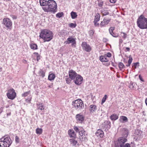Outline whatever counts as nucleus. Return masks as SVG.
<instances>
[{"label": "nucleus", "instance_id": "f257e3e1", "mask_svg": "<svg viewBox=\"0 0 147 147\" xmlns=\"http://www.w3.org/2000/svg\"><path fill=\"white\" fill-rule=\"evenodd\" d=\"M57 4L55 1L48 0L46 6L43 7L42 8L45 12H51L54 13L57 11Z\"/></svg>", "mask_w": 147, "mask_h": 147}, {"label": "nucleus", "instance_id": "f03ea898", "mask_svg": "<svg viewBox=\"0 0 147 147\" xmlns=\"http://www.w3.org/2000/svg\"><path fill=\"white\" fill-rule=\"evenodd\" d=\"M39 36L44 40V42H48L53 39V34L49 30H41Z\"/></svg>", "mask_w": 147, "mask_h": 147}, {"label": "nucleus", "instance_id": "7ed1b4c3", "mask_svg": "<svg viewBox=\"0 0 147 147\" xmlns=\"http://www.w3.org/2000/svg\"><path fill=\"white\" fill-rule=\"evenodd\" d=\"M138 26L141 29H147V18L142 15L138 18L137 21Z\"/></svg>", "mask_w": 147, "mask_h": 147}, {"label": "nucleus", "instance_id": "20e7f679", "mask_svg": "<svg viewBox=\"0 0 147 147\" xmlns=\"http://www.w3.org/2000/svg\"><path fill=\"white\" fill-rule=\"evenodd\" d=\"M12 143L10 137L5 135L0 139V147H9Z\"/></svg>", "mask_w": 147, "mask_h": 147}, {"label": "nucleus", "instance_id": "39448f33", "mask_svg": "<svg viewBox=\"0 0 147 147\" xmlns=\"http://www.w3.org/2000/svg\"><path fill=\"white\" fill-rule=\"evenodd\" d=\"M127 140V139L124 137L119 138L118 140L115 142V147H130L129 144H125Z\"/></svg>", "mask_w": 147, "mask_h": 147}, {"label": "nucleus", "instance_id": "423d86ee", "mask_svg": "<svg viewBox=\"0 0 147 147\" xmlns=\"http://www.w3.org/2000/svg\"><path fill=\"white\" fill-rule=\"evenodd\" d=\"M72 105L74 107L76 110L78 111L84 108V104L83 101L79 99L73 101Z\"/></svg>", "mask_w": 147, "mask_h": 147}, {"label": "nucleus", "instance_id": "0eeeda50", "mask_svg": "<svg viewBox=\"0 0 147 147\" xmlns=\"http://www.w3.org/2000/svg\"><path fill=\"white\" fill-rule=\"evenodd\" d=\"M7 96L9 99L13 100L16 97V94L14 90L13 89H11L8 90V92L7 94Z\"/></svg>", "mask_w": 147, "mask_h": 147}, {"label": "nucleus", "instance_id": "6e6552de", "mask_svg": "<svg viewBox=\"0 0 147 147\" xmlns=\"http://www.w3.org/2000/svg\"><path fill=\"white\" fill-rule=\"evenodd\" d=\"M3 24L6 27L9 28L12 25V22L10 19L8 18L3 19Z\"/></svg>", "mask_w": 147, "mask_h": 147}, {"label": "nucleus", "instance_id": "1a4fd4ad", "mask_svg": "<svg viewBox=\"0 0 147 147\" xmlns=\"http://www.w3.org/2000/svg\"><path fill=\"white\" fill-rule=\"evenodd\" d=\"M82 47L83 49L87 52H90L92 50L90 46L86 42H82Z\"/></svg>", "mask_w": 147, "mask_h": 147}, {"label": "nucleus", "instance_id": "9d476101", "mask_svg": "<svg viewBox=\"0 0 147 147\" xmlns=\"http://www.w3.org/2000/svg\"><path fill=\"white\" fill-rule=\"evenodd\" d=\"M75 78L76 79L74 80V81L76 84L79 85L82 84L83 78L80 75H78Z\"/></svg>", "mask_w": 147, "mask_h": 147}, {"label": "nucleus", "instance_id": "9b49d317", "mask_svg": "<svg viewBox=\"0 0 147 147\" xmlns=\"http://www.w3.org/2000/svg\"><path fill=\"white\" fill-rule=\"evenodd\" d=\"M69 76L70 78L72 80H74L78 74L73 70H70L69 72Z\"/></svg>", "mask_w": 147, "mask_h": 147}, {"label": "nucleus", "instance_id": "f8f14e48", "mask_svg": "<svg viewBox=\"0 0 147 147\" xmlns=\"http://www.w3.org/2000/svg\"><path fill=\"white\" fill-rule=\"evenodd\" d=\"M84 117L81 114H78L76 115V119L78 122L82 123L84 120Z\"/></svg>", "mask_w": 147, "mask_h": 147}, {"label": "nucleus", "instance_id": "ddd939ff", "mask_svg": "<svg viewBox=\"0 0 147 147\" xmlns=\"http://www.w3.org/2000/svg\"><path fill=\"white\" fill-rule=\"evenodd\" d=\"M110 21L109 19H104L101 22L100 26L101 27H105V26L108 24Z\"/></svg>", "mask_w": 147, "mask_h": 147}, {"label": "nucleus", "instance_id": "4468645a", "mask_svg": "<svg viewBox=\"0 0 147 147\" xmlns=\"http://www.w3.org/2000/svg\"><path fill=\"white\" fill-rule=\"evenodd\" d=\"M119 121L121 123H124L128 121L127 117L125 116H121L120 117Z\"/></svg>", "mask_w": 147, "mask_h": 147}, {"label": "nucleus", "instance_id": "2eb2a0df", "mask_svg": "<svg viewBox=\"0 0 147 147\" xmlns=\"http://www.w3.org/2000/svg\"><path fill=\"white\" fill-rule=\"evenodd\" d=\"M96 135L98 137L102 138L104 136V132L103 131L100 129H98L95 133Z\"/></svg>", "mask_w": 147, "mask_h": 147}, {"label": "nucleus", "instance_id": "dca6fc26", "mask_svg": "<svg viewBox=\"0 0 147 147\" xmlns=\"http://www.w3.org/2000/svg\"><path fill=\"white\" fill-rule=\"evenodd\" d=\"M89 110L91 113H94L97 110L96 106L95 105H91L90 106Z\"/></svg>", "mask_w": 147, "mask_h": 147}, {"label": "nucleus", "instance_id": "f3484780", "mask_svg": "<svg viewBox=\"0 0 147 147\" xmlns=\"http://www.w3.org/2000/svg\"><path fill=\"white\" fill-rule=\"evenodd\" d=\"M76 40V38H72L71 36H69L65 41V43L66 44H69L71 42H73Z\"/></svg>", "mask_w": 147, "mask_h": 147}, {"label": "nucleus", "instance_id": "a211bd4d", "mask_svg": "<svg viewBox=\"0 0 147 147\" xmlns=\"http://www.w3.org/2000/svg\"><path fill=\"white\" fill-rule=\"evenodd\" d=\"M68 133L69 135L71 137L75 138L76 137V134L74 131L72 129L69 130L68 131Z\"/></svg>", "mask_w": 147, "mask_h": 147}, {"label": "nucleus", "instance_id": "6ab92c4d", "mask_svg": "<svg viewBox=\"0 0 147 147\" xmlns=\"http://www.w3.org/2000/svg\"><path fill=\"white\" fill-rule=\"evenodd\" d=\"M99 59L101 62H107L109 61V59L108 58L106 57V55L100 56V57Z\"/></svg>", "mask_w": 147, "mask_h": 147}, {"label": "nucleus", "instance_id": "aec40b11", "mask_svg": "<svg viewBox=\"0 0 147 147\" xmlns=\"http://www.w3.org/2000/svg\"><path fill=\"white\" fill-rule=\"evenodd\" d=\"M47 1V0H40V3L41 6H46Z\"/></svg>", "mask_w": 147, "mask_h": 147}, {"label": "nucleus", "instance_id": "412c9836", "mask_svg": "<svg viewBox=\"0 0 147 147\" xmlns=\"http://www.w3.org/2000/svg\"><path fill=\"white\" fill-rule=\"evenodd\" d=\"M79 139L82 142H86L87 141V138L85 134L81 136H80Z\"/></svg>", "mask_w": 147, "mask_h": 147}, {"label": "nucleus", "instance_id": "4be33fe9", "mask_svg": "<svg viewBox=\"0 0 147 147\" xmlns=\"http://www.w3.org/2000/svg\"><path fill=\"white\" fill-rule=\"evenodd\" d=\"M37 108L38 109H40L41 110H43L45 109V106L43 105L42 103H39V104H37Z\"/></svg>", "mask_w": 147, "mask_h": 147}, {"label": "nucleus", "instance_id": "5701e85b", "mask_svg": "<svg viewBox=\"0 0 147 147\" xmlns=\"http://www.w3.org/2000/svg\"><path fill=\"white\" fill-rule=\"evenodd\" d=\"M110 118L111 120L115 121L118 119V116L116 114H113L110 116Z\"/></svg>", "mask_w": 147, "mask_h": 147}, {"label": "nucleus", "instance_id": "b1692460", "mask_svg": "<svg viewBox=\"0 0 147 147\" xmlns=\"http://www.w3.org/2000/svg\"><path fill=\"white\" fill-rule=\"evenodd\" d=\"M55 75L54 74L52 73L49 75L48 76V79L50 81L53 80L55 79Z\"/></svg>", "mask_w": 147, "mask_h": 147}, {"label": "nucleus", "instance_id": "393cba45", "mask_svg": "<svg viewBox=\"0 0 147 147\" xmlns=\"http://www.w3.org/2000/svg\"><path fill=\"white\" fill-rule=\"evenodd\" d=\"M30 46L32 49L35 50L37 49V46L36 44L32 43L30 44Z\"/></svg>", "mask_w": 147, "mask_h": 147}, {"label": "nucleus", "instance_id": "a878e982", "mask_svg": "<svg viewBox=\"0 0 147 147\" xmlns=\"http://www.w3.org/2000/svg\"><path fill=\"white\" fill-rule=\"evenodd\" d=\"M101 11L102 14L104 16H106L109 14L108 11L105 9H102Z\"/></svg>", "mask_w": 147, "mask_h": 147}, {"label": "nucleus", "instance_id": "bb28decb", "mask_svg": "<svg viewBox=\"0 0 147 147\" xmlns=\"http://www.w3.org/2000/svg\"><path fill=\"white\" fill-rule=\"evenodd\" d=\"M100 15L98 13H97L95 17L94 21L95 22H98L100 20Z\"/></svg>", "mask_w": 147, "mask_h": 147}, {"label": "nucleus", "instance_id": "cd10ccee", "mask_svg": "<svg viewBox=\"0 0 147 147\" xmlns=\"http://www.w3.org/2000/svg\"><path fill=\"white\" fill-rule=\"evenodd\" d=\"M123 135L125 137H127L128 135V131L126 128H124L123 129Z\"/></svg>", "mask_w": 147, "mask_h": 147}, {"label": "nucleus", "instance_id": "c85d7f7f", "mask_svg": "<svg viewBox=\"0 0 147 147\" xmlns=\"http://www.w3.org/2000/svg\"><path fill=\"white\" fill-rule=\"evenodd\" d=\"M71 18L73 19L76 18L77 16V13L74 11H72L71 13Z\"/></svg>", "mask_w": 147, "mask_h": 147}, {"label": "nucleus", "instance_id": "c756f323", "mask_svg": "<svg viewBox=\"0 0 147 147\" xmlns=\"http://www.w3.org/2000/svg\"><path fill=\"white\" fill-rule=\"evenodd\" d=\"M42 132V129L41 128H37L36 129V133L37 134H41Z\"/></svg>", "mask_w": 147, "mask_h": 147}, {"label": "nucleus", "instance_id": "7c9ffc66", "mask_svg": "<svg viewBox=\"0 0 147 147\" xmlns=\"http://www.w3.org/2000/svg\"><path fill=\"white\" fill-rule=\"evenodd\" d=\"M71 144L73 146H75L77 144V142L74 139H71L69 140Z\"/></svg>", "mask_w": 147, "mask_h": 147}, {"label": "nucleus", "instance_id": "2f4dec72", "mask_svg": "<svg viewBox=\"0 0 147 147\" xmlns=\"http://www.w3.org/2000/svg\"><path fill=\"white\" fill-rule=\"evenodd\" d=\"M132 58L131 57H129V59L128 61V64L126 65V66L127 67H129L130 65L131 64V63L132 62Z\"/></svg>", "mask_w": 147, "mask_h": 147}, {"label": "nucleus", "instance_id": "473e14b6", "mask_svg": "<svg viewBox=\"0 0 147 147\" xmlns=\"http://www.w3.org/2000/svg\"><path fill=\"white\" fill-rule=\"evenodd\" d=\"M98 6L100 7H102L103 4V2L102 0H98Z\"/></svg>", "mask_w": 147, "mask_h": 147}, {"label": "nucleus", "instance_id": "72a5a7b5", "mask_svg": "<svg viewBox=\"0 0 147 147\" xmlns=\"http://www.w3.org/2000/svg\"><path fill=\"white\" fill-rule=\"evenodd\" d=\"M107 98V95H105L104 97H103L101 102V104L102 105L105 101L106 99Z\"/></svg>", "mask_w": 147, "mask_h": 147}, {"label": "nucleus", "instance_id": "f704fd0d", "mask_svg": "<svg viewBox=\"0 0 147 147\" xmlns=\"http://www.w3.org/2000/svg\"><path fill=\"white\" fill-rule=\"evenodd\" d=\"M119 68L121 69L125 67V65L123 63L121 62H120L119 63Z\"/></svg>", "mask_w": 147, "mask_h": 147}, {"label": "nucleus", "instance_id": "c9c22d12", "mask_svg": "<svg viewBox=\"0 0 147 147\" xmlns=\"http://www.w3.org/2000/svg\"><path fill=\"white\" fill-rule=\"evenodd\" d=\"M39 73L41 74V76L42 78L44 77L45 76V72L42 70L40 69L39 71Z\"/></svg>", "mask_w": 147, "mask_h": 147}, {"label": "nucleus", "instance_id": "e433bc0d", "mask_svg": "<svg viewBox=\"0 0 147 147\" xmlns=\"http://www.w3.org/2000/svg\"><path fill=\"white\" fill-rule=\"evenodd\" d=\"M63 15V12L59 13L56 14V16L57 17L60 18Z\"/></svg>", "mask_w": 147, "mask_h": 147}, {"label": "nucleus", "instance_id": "4c0bfd02", "mask_svg": "<svg viewBox=\"0 0 147 147\" xmlns=\"http://www.w3.org/2000/svg\"><path fill=\"white\" fill-rule=\"evenodd\" d=\"M85 132L84 130H81V129L80 131L78 132L79 134L80 135V136H83L85 134Z\"/></svg>", "mask_w": 147, "mask_h": 147}, {"label": "nucleus", "instance_id": "58836bf2", "mask_svg": "<svg viewBox=\"0 0 147 147\" xmlns=\"http://www.w3.org/2000/svg\"><path fill=\"white\" fill-rule=\"evenodd\" d=\"M30 91L26 92H24V93L23 94H22V96L23 97H26V96H27L28 95H29L30 93Z\"/></svg>", "mask_w": 147, "mask_h": 147}, {"label": "nucleus", "instance_id": "ea45409f", "mask_svg": "<svg viewBox=\"0 0 147 147\" xmlns=\"http://www.w3.org/2000/svg\"><path fill=\"white\" fill-rule=\"evenodd\" d=\"M74 129L76 131V132H79L80 130L81 129V128H79L77 126H74Z\"/></svg>", "mask_w": 147, "mask_h": 147}, {"label": "nucleus", "instance_id": "a19ab883", "mask_svg": "<svg viewBox=\"0 0 147 147\" xmlns=\"http://www.w3.org/2000/svg\"><path fill=\"white\" fill-rule=\"evenodd\" d=\"M70 78H65V81L66 82V83H67V84H69L71 82V80L70 79Z\"/></svg>", "mask_w": 147, "mask_h": 147}, {"label": "nucleus", "instance_id": "79ce46f5", "mask_svg": "<svg viewBox=\"0 0 147 147\" xmlns=\"http://www.w3.org/2000/svg\"><path fill=\"white\" fill-rule=\"evenodd\" d=\"M115 30V28L113 27H111L109 29V31L110 34L113 33V31Z\"/></svg>", "mask_w": 147, "mask_h": 147}, {"label": "nucleus", "instance_id": "37998d69", "mask_svg": "<svg viewBox=\"0 0 147 147\" xmlns=\"http://www.w3.org/2000/svg\"><path fill=\"white\" fill-rule=\"evenodd\" d=\"M94 31L92 30H90L89 32V34L90 36L91 37L94 34Z\"/></svg>", "mask_w": 147, "mask_h": 147}, {"label": "nucleus", "instance_id": "c03bdc74", "mask_svg": "<svg viewBox=\"0 0 147 147\" xmlns=\"http://www.w3.org/2000/svg\"><path fill=\"white\" fill-rule=\"evenodd\" d=\"M76 24L73 23H71L69 24V26L70 27L74 28L76 26Z\"/></svg>", "mask_w": 147, "mask_h": 147}, {"label": "nucleus", "instance_id": "a18cd8bd", "mask_svg": "<svg viewBox=\"0 0 147 147\" xmlns=\"http://www.w3.org/2000/svg\"><path fill=\"white\" fill-rule=\"evenodd\" d=\"M139 63L138 62H136L135 63H133V65H132L133 67H134L135 69L136 68V66L137 65H138Z\"/></svg>", "mask_w": 147, "mask_h": 147}, {"label": "nucleus", "instance_id": "49530a36", "mask_svg": "<svg viewBox=\"0 0 147 147\" xmlns=\"http://www.w3.org/2000/svg\"><path fill=\"white\" fill-rule=\"evenodd\" d=\"M121 34H123V35L122 36V37L124 38H126V37H127V34H125V33L123 32H121Z\"/></svg>", "mask_w": 147, "mask_h": 147}, {"label": "nucleus", "instance_id": "de8ad7c7", "mask_svg": "<svg viewBox=\"0 0 147 147\" xmlns=\"http://www.w3.org/2000/svg\"><path fill=\"white\" fill-rule=\"evenodd\" d=\"M71 46L72 47H76V40H75V41H74L73 42H71Z\"/></svg>", "mask_w": 147, "mask_h": 147}, {"label": "nucleus", "instance_id": "09e8293b", "mask_svg": "<svg viewBox=\"0 0 147 147\" xmlns=\"http://www.w3.org/2000/svg\"><path fill=\"white\" fill-rule=\"evenodd\" d=\"M19 138L17 136L15 137V141L16 142L18 143L19 142Z\"/></svg>", "mask_w": 147, "mask_h": 147}, {"label": "nucleus", "instance_id": "8fccbe9b", "mask_svg": "<svg viewBox=\"0 0 147 147\" xmlns=\"http://www.w3.org/2000/svg\"><path fill=\"white\" fill-rule=\"evenodd\" d=\"M106 56V57H110L111 56V53L109 52V53H107V55Z\"/></svg>", "mask_w": 147, "mask_h": 147}, {"label": "nucleus", "instance_id": "3c124183", "mask_svg": "<svg viewBox=\"0 0 147 147\" xmlns=\"http://www.w3.org/2000/svg\"><path fill=\"white\" fill-rule=\"evenodd\" d=\"M110 125H105L104 128H105V127L106 128H107V129H108L110 128Z\"/></svg>", "mask_w": 147, "mask_h": 147}, {"label": "nucleus", "instance_id": "603ef678", "mask_svg": "<svg viewBox=\"0 0 147 147\" xmlns=\"http://www.w3.org/2000/svg\"><path fill=\"white\" fill-rule=\"evenodd\" d=\"M97 22H95V21H94V25L96 26H99V24L97 23Z\"/></svg>", "mask_w": 147, "mask_h": 147}, {"label": "nucleus", "instance_id": "864d4df0", "mask_svg": "<svg viewBox=\"0 0 147 147\" xmlns=\"http://www.w3.org/2000/svg\"><path fill=\"white\" fill-rule=\"evenodd\" d=\"M117 1V0H110V2L112 3H115Z\"/></svg>", "mask_w": 147, "mask_h": 147}, {"label": "nucleus", "instance_id": "5fc2aeb1", "mask_svg": "<svg viewBox=\"0 0 147 147\" xmlns=\"http://www.w3.org/2000/svg\"><path fill=\"white\" fill-rule=\"evenodd\" d=\"M111 35H112L113 37H116L117 36V35H116L113 32L112 33H111L110 34Z\"/></svg>", "mask_w": 147, "mask_h": 147}, {"label": "nucleus", "instance_id": "6e6d98bb", "mask_svg": "<svg viewBox=\"0 0 147 147\" xmlns=\"http://www.w3.org/2000/svg\"><path fill=\"white\" fill-rule=\"evenodd\" d=\"M139 77L140 79V80L142 81H144V80L142 78V77L140 76V75H139Z\"/></svg>", "mask_w": 147, "mask_h": 147}, {"label": "nucleus", "instance_id": "4d7b16f0", "mask_svg": "<svg viewBox=\"0 0 147 147\" xmlns=\"http://www.w3.org/2000/svg\"><path fill=\"white\" fill-rule=\"evenodd\" d=\"M40 59V56L39 55L37 56V60L38 61Z\"/></svg>", "mask_w": 147, "mask_h": 147}, {"label": "nucleus", "instance_id": "13d9d810", "mask_svg": "<svg viewBox=\"0 0 147 147\" xmlns=\"http://www.w3.org/2000/svg\"><path fill=\"white\" fill-rule=\"evenodd\" d=\"M122 42H123V40L121 39H119V44L120 45L122 43Z\"/></svg>", "mask_w": 147, "mask_h": 147}, {"label": "nucleus", "instance_id": "bf43d9fd", "mask_svg": "<svg viewBox=\"0 0 147 147\" xmlns=\"http://www.w3.org/2000/svg\"><path fill=\"white\" fill-rule=\"evenodd\" d=\"M125 49L127 51H130V48L129 47H126Z\"/></svg>", "mask_w": 147, "mask_h": 147}, {"label": "nucleus", "instance_id": "052dcab7", "mask_svg": "<svg viewBox=\"0 0 147 147\" xmlns=\"http://www.w3.org/2000/svg\"><path fill=\"white\" fill-rule=\"evenodd\" d=\"M3 111V109L2 108H0V113H1Z\"/></svg>", "mask_w": 147, "mask_h": 147}, {"label": "nucleus", "instance_id": "680f3d73", "mask_svg": "<svg viewBox=\"0 0 147 147\" xmlns=\"http://www.w3.org/2000/svg\"><path fill=\"white\" fill-rule=\"evenodd\" d=\"M130 88H134V86L133 85V84H132L131 85H130Z\"/></svg>", "mask_w": 147, "mask_h": 147}, {"label": "nucleus", "instance_id": "e2e57ef3", "mask_svg": "<svg viewBox=\"0 0 147 147\" xmlns=\"http://www.w3.org/2000/svg\"><path fill=\"white\" fill-rule=\"evenodd\" d=\"M30 100H28L27 99L26 100V102H29L30 101Z\"/></svg>", "mask_w": 147, "mask_h": 147}, {"label": "nucleus", "instance_id": "0e129e2a", "mask_svg": "<svg viewBox=\"0 0 147 147\" xmlns=\"http://www.w3.org/2000/svg\"><path fill=\"white\" fill-rule=\"evenodd\" d=\"M34 54L35 55H36L37 56L39 55L38 53H34Z\"/></svg>", "mask_w": 147, "mask_h": 147}, {"label": "nucleus", "instance_id": "69168bd1", "mask_svg": "<svg viewBox=\"0 0 147 147\" xmlns=\"http://www.w3.org/2000/svg\"><path fill=\"white\" fill-rule=\"evenodd\" d=\"M145 103L147 106V98L145 100Z\"/></svg>", "mask_w": 147, "mask_h": 147}, {"label": "nucleus", "instance_id": "338daca9", "mask_svg": "<svg viewBox=\"0 0 147 147\" xmlns=\"http://www.w3.org/2000/svg\"><path fill=\"white\" fill-rule=\"evenodd\" d=\"M124 62H125V59H124Z\"/></svg>", "mask_w": 147, "mask_h": 147}, {"label": "nucleus", "instance_id": "774afa93", "mask_svg": "<svg viewBox=\"0 0 147 147\" xmlns=\"http://www.w3.org/2000/svg\"><path fill=\"white\" fill-rule=\"evenodd\" d=\"M49 86V88H51V86Z\"/></svg>", "mask_w": 147, "mask_h": 147}]
</instances>
